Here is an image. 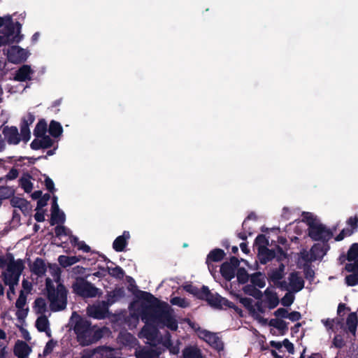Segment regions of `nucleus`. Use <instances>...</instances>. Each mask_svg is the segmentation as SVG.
<instances>
[{
    "mask_svg": "<svg viewBox=\"0 0 358 358\" xmlns=\"http://www.w3.org/2000/svg\"><path fill=\"white\" fill-rule=\"evenodd\" d=\"M34 311L40 315H45V313L47 311V303L44 299L38 298L34 301V306L33 307Z\"/></svg>",
    "mask_w": 358,
    "mask_h": 358,
    "instance_id": "f704fd0d",
    "label": "nucleus"
},
{
    "mask_svg": "<svg viewBox=\"0 0 358 358\" xmlns=\"http://www.w3.org/2000/svg\"><path fill=\"white\" fill-rule=\"evenodd\" d=\"M322 323L326 327L327 331L331 330L332 331H335L337 327L341 325V322L338 319H322Z\"/></svg>",
    "mask_w": 358,
    "mask_h": 358,
    "instance_id": "c03bdc74",
    "label": "nucleus"
},
{
    "mask_svg": "<svg viewBox=\"0 0 358 358\" xmlns=\"http://www.w3.org/2000/svg\"><path fill=\"white\" fill-rule=\"evenodd\" d=\"M170 303L173 306H177L180 308H187L189 306V301L179 296H174L171 298Z\"/></svg>",
    "mask_w": 358,
    "mask_h": 358,
    "instance_id": "8fccbe9b",
    "label": "nucleus"
},
{
    "mask_svg": "<svg viewBox=\"0 0 358 358\" xmlns=\"http://www.w3.org/2000/svg\"><path fill=\"white\" fill-rule=\"evenodd\" d=\"M124 294V291L122 288L114 289L108 294L107 301H105L108 306L114 303L115 301L122 298Z\"/></svg>",
    "mask_w": 358,
    "mask_h": 358,
    "instance_id": "72a5a7b5",
    "label": "nucleus"
},
{
    "mask_svg": "<svg viewBox=\"0 0 358 358\" xmlns=\"http://www.w3.org/2000/svg\"><path fill=\"white\" fill-rule=\"evenodd\" d=\"M130 238V234L129 231H124L122 235L119 236L114 241L113 247V249L117 252H122L124 250L125 246L127 245V242Z\"/></svg>",
    "mask_w": 358,
    "mask_h": 358,
    "instance_id": "393cba45",
    "label": "nucleus"
},
{
    "mask_svg": "<svg viewBox=\"0 0 358 358\" xmlns=\"http://www.w3.org/2000/svg\"><path fill=\"white\" fill-rule=\"evenodd\" d=\"M240 301L248 310H250L255 306L250 298H241Z\"/></svg>",
    "mask_w": 358,
    "mask_h": 358,
    "instance_id": "680f3d73",
    "label": "nucleus"
},
{
    "mask_svg": "<svg viewBox=\"0 0 358 358\" xmlns=\"http://www.w3.org/2000/svg\"><path fill=\"white\" fill-rule=\"evenodd\" d=\"M47 130L46 123L43 121H40L36 126L34 134L36 138L45 135Z\"/></svg>",
    "mask_w": 358,
    "mask_h": 358,
    "instance_id": "09e8293b",
    "label": "nucleus"
},
{
    "mask_svg": "<svg viewBox=\"0 0 358 358\" xmlns=\"http://www.w3.org/2000/svg\"><path fill=\"white\" fill-rule=\"evenodd\" d=\"M3 267L6 268L1 273L3 280L14 293V287L19 282L24 268V262L20 259H15L12 254L8 253L5 256H0V268Z\"/></svg>",
    "mask_w": 358,
    "mask_h": 358,
    "instance_id": "7ed1b4c3",
    "label": "nucleus"
},
{
    "mask_svg": "<svg viewBox=\"0 0 358 358\" xmlns=\"http://www.w3.org/2000/svg\"><path fill=\"white\" fill-rule=\"evenodd\" d=\"M197 335L218 352L224 349V344L216 334L199 328L197 329Z\"/></svg>",
    "mask_w": 358,
    "mask_h": 358,
    "instance_id": "1a4fd4ad",
    "label": "nucleus"
},
{
    "mask_svg": "<svg viewBox=\"0 0 358 358\" xmlns=\"http://www.w3.org/2000/svg\"><path fill=\"white\" fill-rule=\"evenodd\" d=\"M184 289L186 292H189V293H190V294H193V295H194V296H196L197 297H201V296H203L201 294H200L199 289H197L196 287L192 285H185L184 286Z\"/></svg>",
    "mask_w": 358,
    "mask_h": 358,
    "instance_id": "4d7b16f0",
    "label": "nucleus"
},
{
    "mask_svg": "<svg viewBox=\"0 0 358 358\" xmlns=\"http://www.w3.org/2000/svg\"><path fill=\"white\" fill-rule=\"evenodd\" d=\"M108 273L110 275L115 277L117 278H121L124 275L123 270L119 266H116L114 268H108Z\"/></svg>",
    "mask_w": 358,
    "mask_h": 358,
    "instance_id": "5fc2aeb1",
    "label": "nucleus"
},
{
    "mask_svg": "<svg viewBox=\"0 0 358 358\" xmlns=\"http://www.w3.org/2000/svg\"><path fill=\"white\" fill-rule=\"evenodd\" d=\"M62 127L60 123L56 121H52L49 127V132L54 137H58L62 133Z\"/></svg>",
    "mask_w": 358,
    "mask_h": 358,
    "instance_id": "37998d69",
    "label": "nucleus"
},
{
    "mask_svg": "<svg viewBox=\"0 0 358 358\" xmlns=\"http://www.w3.org/2000/svg\"><path fill=\"white\" fill-rule=\"evenodd\" d=\"M301 315L299 312L293 311L288 314L287 318L289 319L292 322L298 321L301 319Z\"/></svg>",
    "mask_w": 358,
    "mask_h": 358,
    "instance_id": "774afa93",
    "label": "nucleus"
},
{
    "mask_svg": "<svg viewBox=\"0 0 358 358\" xmlns=\"http://www.w3.org/2000/svg\"><path fill=\"white\" fill-rule=\"evenodd\" d=\"M20 185L26 192H30L33 189L31 178L28 175L22 177L20 179Z\"/></svg>",
    "mask_w": 358,
    "mask_h": 358,
    "instance_id": "49530a36",
    "label": "nucleus"
},
{
    "mask_svg": "<svg viewBox=\"0 0 358 358\" xmlns=\"http://www.w3.org/2000/svg\"><path fill=\"white\" fill-rule=\"evenodd\" d=\"M200 294H201L203 296L200 298L201 299H206V300L209 302V303L216 308H221L223 306L232 307L231 303L229 302L228 300H227L224 298L221 297L220 296H213L208 288L206 286H203L201 290H199Z\"/></svg>",
    "mask_w": 358,
    "mask_h": 358,
    "instance_id": "9b49d317",
    "label": "nucleus"
},
{
    "mask_svg": "<svg viewBox=\"0 0 358 358\" xmlns=\"http://www.w3.org/2000/svg\"><path fill=\"white\" fill-rule=\"evenodd\" d=\"M251 282L254 285L257 286L259 288H263L266 285L265 277L260 273L252 275Z\"/></svg>",
    "mask_w": 358,
    "mask_h": 358,
    "instance_id": "a19ab883",
    "label": "nucleus"
},
{
    "mask_svg": "<svg viewBox=\"0 0 358 358\" xmlns=\"http://www.w3.org/2000/svg\"><path fill=\"white\" fill-rule=\"evenodd\" d=\"M108 305L102 301L87 307V313L90 317L95 319H103L108 313Z\"/></svg>",
    "mask_w": 358,
    "mask_h": 358,
    "instance_id": "4468645a",
    "label": "nucleus"
},
{
    "mask_svg": "<svg viewBox=\"0 0 358 358\" xmlns=\"http://www.w3.org/2000/svg\"><path fill=\"white\" fill-rule=\"evenodd\" d=\"M345 269L349 272L358 273V260L353 263H348L345 266Z\"/></svg>",
    "mask_w": 358,
    "mask_h": 358,
    "instance_id": "338daca9",
    "label": "nucleus"
},
{
    "mask_svg": "<svg viewBox=\"0 0 358 358\" xmlns=\"http://www.w3.org/2000/svg\"><path fill=\"white\" fill-rule=\"evenodd\" d=\"M285 275V266L280 264L278 268L272 269L268 273V278L270 281L273 282L276 286L279 287L281 283L280 280L284 277Z\"/></svg>",
    "mask_w": 358,
    "mask_h": 358,
    "instance_id": "412c9836",
    "label": "nucleus"
},
{
    "mask_svg": "<svg viewBox=\"0 0 358 358\" xmlns=\"http://www.w3.org/2000/svg\"><path fill=\"white\" fill-rule=\"evenodd\" d=\"M238 263V259L233 257L231 259L230 262H225L222 265L220 271L225 279L230 280L235 276Z\"/></svg>",
    "mask_w": 358,
    "mask_h": 358,
    "instance_id": "dca6fc26",
    "label": "nucleus"
},
{
    "mask_svg": "<svg viewBox=\"0 0 358 358\" xmlns=\"http://www.w3.org/2000/svg\"><path fill=\"white\" fill-rule=\"evenodd\" d=\"M27 296L20 294L16 302V316L19 320H24L28 314L29 308L27 306Z\"/></svg>",
    "mask_w": 358,
    "mask_h": 358,
    "instance_id": "f3484780",
    "label": "nucleus"
},
{
    "mask_svg": "<svg viewBox=\"0 0 358 358\" xmlns=\"http://www.w3.org/2000/svg\"><path fill=\"white\" fill-rule=\"evenodd\" d=\"M267 324L278 330V333L283 334L287 330V324L280 318L271 319L270 321L267 320Z\"/></svg>",
    "mask_w": 358,
    "mask_h": 358,
    "instance_id": "2f4dec72",
    "label": "nucleus"
},
{
    "mask_svg": "<svg viewBox=\"0 0 358 358\" xmlns=\"http://www.w3.org/2000/svg\"><path fill=\"white\" fill-rule=\"evenodd\" d=\"M117 339L120 343L130 348H135L138 344L136 338L128 332H121Z\"/></svg>",
    "mask_w": 358,
    "mask_h": 358,
    "instance_id": "a878e982",
    "label": "nucleus"
},
{
    "mask_svg": "<svg viewBox=\"0 0 358 358\" xmlns=\"http://www.w3.org/2000/svg\"><path fill=\"white\" fill-rule=\"evenodd\" d=\"M108 352L104 347L94 350H85L81 358H103L108 356Z\"/></svg>",
    "mask_w": 358,
    "mask_h": 358,
    "instance_id": "bb28decb",
    "label": "nucleus"
},
{
    "mask_svg": "<svg viewBox=\"0 0 358 358\" xmlns=\"http://www.w3.org/2000/svg\"><path fill=\"white\" fill-rule=\"evenodd\" d=\"M289 282L285 281L279 284V287L287 290L289 292H297L301 290L304 286V282L301 276H299L297 273H292L289 278Z\"/></svg>",
    "mask_w": 358,
    "mask_h": 358,
    "instance_id": "9d476101",
    "label": "nucleus"
},
{
    "mask_svg": "<svg viewBox=\"0 0 358 358\" xmlns=\"http://www.w3.org/2000/svg\"><path fill=\"white\" fill-rule=\"evenodd\" d=\"M237 279L239 282L245 283L248 280L249 275L245 269L238 268L236 272Z\"/></svg>",
    "mask_w": 358,
    "mask_h": 358,
    "instance_id": "864d4df0",
    "label": "nucleus"
},
{
    "mask_svg": "<svg viewBox=\"0 0 358 358\" xmlns=\"http://www.w3.org/2000/svg\"><path fill=\"white\" fill-rule=\"evenodd\" d=\"M271 345L275 348L271 350V354L275 358H282L283 355H280L285 350L289 354L294 353V345L287 339H285L282 343L278 341H271Z\"/></svg>",
    "mask_w": 358,
    "mask_h": 358,
    "instance_id": "ddd939ff",
    "label": "nucleus"
},
{
    "mask_svg": "<svg viewBox=\"0 0 358 358\" xmlns=\"http://www.w3.org/2000/svg\"><path fill=\"white\" fill-rule=\"evenodd\" d=\"M65 221V215L63 212L60 211L59 209H52L51 213V225L55 224L63 223Z\"/></svg>",
    "mask_w": 358,
    "mask_h": 358,
    "instance_id": "58836bf2",
    "label": "nucleus"
},
{
    "mask_svg": "<svg viewBox=\"0 0 358 358\" xmlns=\"http://www.w3.org/2000/svg\"><path fill=\"white\" fill-rule=\"evenodd\" d=\"M10 204L14 208H17L20 209L22 211H25L28 209V203L27 201L20 197H13L10 199Z\"/></svg>",
    "mask_w": 358,
    "mask_h": 358,
    "instance_id": "ea45409f",
    "label": "nucleus"
},
{
    "mask_svg": "<svg viewBox=\"0 0 358 358\" xmlns=\"http://www.w3.org/2000/svg\"><path fill=\"white\" fill-rule=\"evenodd\" d=\"M21 136L22 140L27 142L30 139V131L27 125H24L21 127Z\"/></svg>",
    "mask_w": 358,
    "mask_h": 358,
    "instance_id": "0e129e2a",
    "label": "nucleus"
},
{
    "mask_svg": "<svg viewBox=\"0 0 358 358\" xmlns=\"http://www.w3.org/2000/svg\"><path fill=\"white\" fill-rule=\"evenodd\" d=\"M81 257L80 256H66V255H60L58 257V262L59 264L63 267H68L71 265L75 264L76 263L80 262Z\"/></svg>",
    "mask_w": 358,
    "mask_h": 358,
    "instance_id": "473e14b6",
    "label": "nucleus"
},
{
    "mask_svg": "<svg viewBox=\"0 0 358 358\" xmlns=\"http://www.w3.org/2000/svg\"><path fill=\"white\" fill-rule=\"evenodd\" d=\"M348 263H353L358 260V243L352 245L348 252Z\"/></svg>",
    "mask_w": 358,
    "mask_h": 358,
    "instance_id": "79ce46f5",
    "label": "nucleus"
},
{
    "mask_svg": "<svg viewBox=\"0 0 358 358\" xmlns=\"http://www.w3.org/2000/svg\"><path fill=\"white\" fill-rule=\"evenodd\" d=\"M224 251L220 249H215L211 251L208 255L207 262L209 261L219 262L224 257Z\"/></svg>",
    "mask_w": 358,
    "mask_h": 358,
    "instance_id": "a18cd8bd",
    "label": "nucleus"
},
{
    "mask_svg": "<svg viewBox=\"0 0 358 358\" xmlns=\"http://www.w3.org/2000/svg\"><path fill=\"white\" fill-rule=\"evenodd\" d=\"M346 324L348 331L355 336L357 325V317L356 313H352L348 315Z\"/></svg>",
    "mask_w": 358,
    "mask_h": 358,
    "instance_id": "e433bc0d",
    "label": "nucleus"
},
{
    "mask_svg": "<svg viewBox=\"0 0 358 358\" xmlns=\"http://www.w3.org/2000/svg\"><path fill=\"white\" fill-rule=\"evenodd\" d=\"M36 327L41 332H45L47 336H51L50 322L45 315H39L36 321Z\"/></svg>",
    "mask_w": 358,
    "mask_h": 358,
    "instance_id": "5701e85b",
    "label": "nucleus"
},
{
    "mask_svg": "<svg viewBox=\"0 0 358 358\" xmlns=\"http://www.w3.org/2000/svg\"><path fill=\"white\" fill-rule=\"evenodd\" d=\"M184 358H203L201 350L195 346H189L183 350Z\"/></svg>",
    "mask_w": 358,
    "mask_h": 358,
    "instance_id": "c9c22d12",
    "label": "nucleus"
},
{
    "mask_svg": "<svg viewBox=\"0 0 358 358\" xmlns=\"http://www.w3.org/2000/svg\"><path fill=\"white\" fill-rule=\"evenodd\" d=\"M48 273L52 278H46L48 298L52 310L58 311L66 308L67 291L61 282V270L57 265H50Z\"/></svg>",
    "mask_w": 358,
    "mask_h": 358,
    "instance_id": "f257e3e1",
    "label": "nucleus"
},
{
    "mask_svg": "<svg viewBox=\"0 0 358 358\" xmlns=\"http://www.w3.org/2000/svg\"><path fill=\"white\" fill-rule=\"evenodd\" d=\"M4 27L0 33V47L2 45L10 44L13 43H18L21 37L20 36V26L17 23V28L15 29L10 16L6 17Z\"/></svg>",
    "mask_w": 358,
    "mask_h": 358,
    "instance_id": "423d86ee",
    "label": "nucleus"
},
{
    "mask_svg": "<svg viewBox=\"0 0 358 358\" xmlns=\"http://www.w3.org/2000/svg\"><path fill=\"white\" fill-rule=\"evenodd\" d=\"M346 283L350 286L358 284V275L355 273L350 274L345 278Z\"/></svg>",
    "mask_w": 358,
    "mask_h": 358,
    "instance_id": "bf43d9fd",
    "label": "nucleus"
},
{
    "mask_svg": "<svg viewBox=\"0 0 358 358\" xmlns=\"http://www.w3.org/2000/svg\"><path fill=\"white\" fill-rule=\"evenodd\" d=\"M2 133L9 144L17 145L20 143L18 129L15 127H4Z\"/></svg>",
    "mask_w": 358,
    "mask_h": 358,
    "instance_id": "a211bd4d",
    "label": "nucleus"
},
{
    "mask_svg": "<svg viewBox=\"0 0 358 358\" xmlns=\"http://www.w3.org/2000/svg\"><path fill=\"white\" fill-rule=\"evenodd\" d=\"M159 322L172 331L178 329V322L173 314V310L169 308L163 310L158 317Z\"/></svg>",
    "mask_w": 358,
    "mask_h": 358,
    "instance_id": "f8f14e48",
    "label": "nucleus"
},
{
    "mask_svg": "<svg viewBox=\"0 0 358 358\" xmlns=\"http://www.w3.org/2000/svg\"><path fill=\"white\" fill-rule=\"evenodd\" d=\"M55 234L57 237L69 236L70 238L71 231L62 225H58L55 227Z\"/></svg>",
    "mask_w": 358,
    "mask_h": 358,
    "instance_id": "3c124183",
    "label": "nucleus"
},
{
    "mask_svg": "<svg viewBox=\"0 0 358 358\" xmlns=\"http://www.w3.org/2000/svg\"><path fill=\"white\" fill-rule=\"evenodd\" d=\"M32 290V283L26 279H24L22 282V290L20 294L27 296L31 293Z\"/></svg>",
    "mask_w": 358,
    "mask_h": 358,
    "instance_id": "603ef678",
    "label": "nucleus"
},
{
    "mask_svg": "<svg viewBox=\"0 0 358 358\" xmlns=\"http://www.w3.org/2000/svg\"><path fill=\"white\" fill-rule=\"evenodd\" d=\"M8 60L12 63H20L28 57L27 52L19 46H12L7 51Z\"/></svg>",
    "mask_w": 358,
    "mask_h": 358,
    "instance_id": "2eb2a0df",
    "label": "nucleus"
},
{
    "mask_svg": "<svg viewBox=\"0 0 358 358\" xmlns=\"http://www.w3.org/2000/svg\"><path fill=\"white\" fill-rule=\"evenodd\" d=\"M31 348L24 341H17L14 347V354L17 358H29Z\"/></svg>",
    "mask_w": 358,
    "mask_h": 358,
    "instance_id": "6ab92c4d",
    "label": "nucleus"
},
{
    "mask_svg": "<svg viewBox=\"0 0 358 358\" xmlns=\"http://www.w3.org/2000/svg\"><path fill=\"white\" fill-rule=\"evenodd\" d=\"M52 138L47 135L36 138L31 143V148L33 150H38L40 148H47L52 145Z\"/></svg>",
    "mask_w": 358,
    "mask_h": 358,
    "instance_id": "4be33fe9",
    "label": "nucleus"
},
{
    "mask_svg": "<svg viewBox=\"0 0 358 358\" xmlns=\"http://www.w3.org/2000/svg\"><path fill=\"white\" fill-rule=\"evenodd\" d=\"M294 299V295L289 292L282 297L281 299V303L285 306H289L292 304Z\"/></svg>",
    "mask_w": 358,
    "mask_h": 358,
    "instance_id": "6e6d98bb",
    "label": "nucleus"
},
{
    "mask_svg": "<svg viewBox=\"0 0 358 358\" xmlns=\"http://www.w3.org/2000/svg\"><path fill=\"white\" fill-rule=\"evenodd\" d=\"M301 221L307 224L308 236L313 240L324 243L332 238L333 231L324 225L314 214L303 213Z\"/></svg>",
    "mask_w": 358,
    "mask_h": 358,
    "instance_id": "20e7f679",
    "label": "nucleus"
},
{
    "mask_svg": "<svg viewBox=\"0 0 358 358\" xmlns=\"http://www.w3.org/2000/svg\"><path fill=\"white\" fill-rule=\"evenodd\" d=\"M72 289L74 293L84 298H93L101 294L100 289L91 282L80 278H76L72 285Z\"/></svg>",
    "mask_w": 358,
    "mask_h": 358,
    "instance_id": "0eeeda50",
    "label": "nucleus"
},
{
    "mask_svg": "<svg viewBox=\"0 0 358 358\" xmlns=\"http://www.w3.org/2000/svg\"><path fill=\"white\" fill-rule=\"evenodd\" d=\"M258 255L260 262L262 264H266L268 261L273 259L276 256V253L272 250L262 246L259 249Z\"/></svg>",
    "mask_w": 358,
    "mask_h": 358,
    "instance_id": "c756f323",
    "label": "nucleus"
},
{
    "mask_svg": "<svg viewBox=\"0 0 358 358\" xmlns=\"http://www.w3.org/2000/svg\"><path fill=\"white\" fill-rule=\"evenodd\" d=\"M137 358H158L159 352L153 350L142 349L135 352Z\"/></svg>",
    "mask_w": 358,
    "mask_h": 358,
    "instance_id": "4c0bfd02",
    "label": "nucleus"
},
{
    "mask_svg": "<svg viewBox=\"0 0 358 358\" xmlns=\"http://www.w3.org/2000/svg\"><path fill=\"white\" fill-rule=\"evenodd\" d=\"M249 312L252 317L255 320H256L259 323L263 325L267 324V319H265L262 316L264 309L261 303H255L254 307L250 310H249Z\"/></svg>",
    "mask_w": 358,
    "mask_h": 358,
    "instance_id": "b1692460",
    "label": "nucleus"
},
{
    "mask_svg": "<svg viewBox=\"0 0 358 358\" xmlns=\"http://www.w3.org/2000/svg\"><path fill=\"white\" fill-rule=\"evenodd\" d=\"M264 301L270 309L275 308L279 304V298L273 287H268L264 291Z\"/></svg>",
    "mask_w": 358,
    "mask_h": 358,
    "instance_id": "aec40b11",
    "label": "nucleus"
},
{
    "mask_svg": "<svg viewBox=\"0 0 358 358\" xmlns=\"http://www.w3.org/2000/svg\"><path fill=\"white\" fill-rule=\"evenodd\" d=\"M33 71L28 65L22 66L17 72L15 76V79L18 81H25L30 80Z\"/></svg>",
    "mask_w": 358,
    "mask_h": 358,
    "instance_id": "c85d7f7f",
    "label": "nucleus"
},
{
    "mask_svg": "<svg viewBox=\"0 0 358 358\" xmlns=\"http://www.w3.org/2000/svg\"><path fill=\"white\" fill-rule=\"evenodd\" d=\"M13 193V189L10 187H3L0 188V196L4 199L10 197Z\"/></svg>",
    "mask_w": 358,
    "mask_h": 358,
    "instance_id": "13d9d810",
    "label": "nucleus"
},
{
    "mask_svg": "<svg viewBox=\"0 0 358 358\" xmlns=\"http://www.w3.org/2000/svg\"><path fill=\"white\" fill-rule=\"evenodd\" d=\"M289 313L287 310L285 308H280L276 310L274 312V315L277 318L282 319V318H287Z\"/></svg>",
    "mask_w": 358,
    "mask_h": 358,
    "instance_id": "e2e57ef3",
    "label": "nucleus"
},
{
    "mask_svg": "<svg viewBox=\"0 0 358 358\" xmlns=\"http://www.w3.org/2000/svg\"><path fill=\"white\" fill-rule=\"evenodd\" d=\"M150 308H143L141 313H134L135 320L138 321V317L141 316V320L145 322V326L140 331L138 336L141 338L147 340L148 343L151 345H155L159 342L158 337V330L154 325L155 318L152 315L150 314Z\"/></svg>",
    "mask_w": 358,
    "mask_h": 358,
    "instance_id": "39448f33",
    "label": "nucleus"
},
{
    "mask_svg": "<svg viewBox=\"0 0 358 358\" xmlns=\"http://www.w3.org/2000/svg\"><path fill=\"white\" fill-rule=\"evenodd\" d=\"M170 334H166L164 339L162 341V345L169 349V352L173 355H177L180 351L179 342L176 341L175 343L170 339Z\"/></svg>",
    "mask_w": 358,
    "mask_h": 358,
    "instance_id": "7c9ffc66",
    "label": "nucleus"
},
{
    "mask_svg": "<svg viewBox=\"0 0 358 358\" xmlns=\"http://www.w3.org/2000/svg\"><path fill=\"white\" fill-rule=\"evenodd\" d=\"M256 243L259 245L258 250L262 247H266L268 241L264 235H259L256 238Z\"/></svg>",
    "mask_w": 358,
    "mask_h": 358,
    "instance_id": "69168bd1",
    "label": "nucleus"
},
{
    "mask_svg": "<svg viewBox=\"0 0 358 358\" xmlns=\"http://www.w3.org/2000/svg\"><path fill=\"white\" fill-rule=\"evenodd\" d=\"M353 232L352 229H344L341 233L335 238L336 241H342L345 236H350Z\"/></svg>",
    "mask_w": 358,
    "mask_h": 358,
    "instance_id": "052dcab7",
    "label": "nucleus"
},
{
    "mask_svg": "<svg viewBox=\"0 0 358 358\" xmlns=\"http://www.w3.org/2000/svg\"><path fill=\"white\" fill-rule=\"evenodd\" d=\"M70 325L76 334L78 341L82 345L94 343L103 336L104 329L92 326L89 320L76 312L72 313Z\"/></svg>",
    "mask_w": 358,
    "mask_h": 358,
    "instance_id": "f03ea898",
    "label": "nucleus"
},
{
    "mask_svg": "<svg viewBox=\"0 0 358 358\" xmlns=\"http://www.w3.org/2000/svg\"><path fill=\"white\" fill-rule=\"evenodd\" d=\"M31 271L38 277H42L47 271L45 262L41 259H36L31 266Z\"/></svg>",
    "mask_w": 358,
    "mask_h": 358,
    "instance_id": "cd10ccee",
    "label": "nucleus"
},
{
    "mask_svg": "<svg viewBox=\"0 0 358 358\" xmlns=\"http://www.w3.org/2000/svg\"><path fill=\"white\" fill-rule=\"evenodd\" d=\"M70 242L78 247V249L83 252H88L90 250L89 245H86L85 242L78 241V238L75 236L70 237Z\"/></svg>",
    "mask_w": 358,
    "mask_h": 358,
    "instance_id": "de8ad7c7",
    "label": "nucleus"
},
{
    "mask_svg": "<svg viewBox=\"0 0 358 358\" xmlns=\"http://www.w3.org/2000/svg\"><path fill=\"white\" fill-rule=\"evenodd\" d=\"M328 250V246L324 243L315 244L309 251L303 250L301 252V258L308 262L322 259Z\"/></svg>",
    "mask_w": 358,
    "mask_h": 358,
    "instance_id": "6e6552de",
    "label": "nucleus"
}]
</instances>
